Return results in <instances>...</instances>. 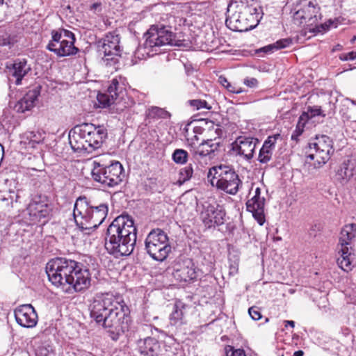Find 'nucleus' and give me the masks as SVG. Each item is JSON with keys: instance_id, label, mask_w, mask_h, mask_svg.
Instances as JSON below:
<instances>
[{"instance_id": "f257e3e1", "label": "nucleus", "mask_w": 356, "mask_h": 356, "mask_svg": "<svg viewBox=\"0 0 356 356\" xmlns=\"http://www.w3.org/2000/svg\"><path fill=\"white\" fill-rule=\"evenodd\" d=\"M90 308V317L107 330L113 341L129 330L130 310L122 296L110 293L97 296Z\"/></svg>"}, {"instance_id": "f03ea898", "label": "nucleus", "mask_w": 356, "mask_h": 356, "mask_svg": "<svg viewBox=\"0 0 356 356\" xmlns=\"http://www.w3.org/2000/svg\"><path fill=\"white\" fill-rule=\"evenodd\" d=\"M49 282L63 291H81L90 285L89 270L81 262L65 257L51 259L46 265Z\"/></svg>"}, {"instance_id": "7ed1b4c3", "label": "nucleus", "mask_w": 356, "mask_h": 356, "mask_svg": "<svg viewBox=\"0 0 356 356\" xmlns=\"http://www.w3.org/2000/svg\"><path fill=\"white\" fill-rule=\"evenodd\" d=\"M136 228L128 215L119 216L108 227L105 237V248L115 257L128 256L136 242Z\"/></svg>"}, {"instance_id": "20e7f679", "label": "nucleus", "mask_w": 356, "mask_h": 356, "mask_svg": "<svg viewBox=\"0 0 356 356\" xmlns=\"http://www.w3.org/2000/svg\"><path fill=\"white\" fill-rule=\"evenodd\" d=\"M108 206L101 204L90 205L85 197L77 198L75 202L73 216L76 225L82 231H93L105 220L108 214Z\"/></svg>"}, {"instance_id": "39448f33", "label": "nucleus", "mask_w": 356, "mask_h": 356, "mask_svg": "<svg viewBox=\"0 0 356 356\" xmlns=\"http://www.w3.org/2000/svg\"><path fill=\"white\" fill-rule=\"evenodd\" d=\"M181 46L180 41L175 40L174 33L162 27L152 26L146 33V39L143 45L135 51V56L139 59H145L159 54V49L164 45Z\"/></svg>"}, {"instance_id": "423d86ee", "label": "nucleus", "mask_w": 356, "mask_h": 356, "mask_svg": "<svg viewBox=\"0 0 356 356\" xmlns=\"http://www.w3.org/2000/svg\"><path fill=\"white\" fill-rule=\"evenodd\" d=\"M92 179L104 187L118 186L124 177L122 165L117 161L107 162L104 157H97L92 162Z\"/></svg>"}, {"instance_id": "0eeeda50", "label": "nucleus", "mask_w": 356, "mask_h": 356, "mask_svg": "<svg viewBox=\"0 0 356 356\" xmlns=\"http://www.w3.org/2000/svg\"><path fill=\"white\" fill-rule=\"evenodd\" d=\"M207 177L218 189L234 195L239 191L243 182L234 169L228 165H217L209 169Z\"/></svg>"}, {"instance_id": "6e6552de", "label": "nucleus", "mask_w": 356, "mask_h": 356, "mask_svg": "<svg viewBox=\"0 0 356 356\" xmlns=\"http://www.w3.org/2000/svg\"><path fill=\"white\" fill-rule=\"evenodd\" d=\"M260 12V7L242 4L239 11L227 17L226 25L231 30L238 32L253 29L259 22Z\"/></svg>"}, {"instance_id": "1a4fd4ad", "label": "nucleus", "mask_w": 356, "mask_h": 356, "mask_svg": "<svg viewBox=\"0 0 356 356\" xmlns=\"http://www.w3.org/2000/svg\"><path fill=\"white\" fill-rule=\"evenodd\" d=\"M145 248L154 260L163 261L171 251L167 234L159 228L152 229L145 238Z\"/></svg>"}, {"instance_id": "9d476101", "label": "nucleus", "mask_w": 356, "mask_h": 356, "mask_svg": "<svg viewBox=\"0 0 356 356\" xmlns=\"http://www.w3.org/2000/svg\"><path fill=\"white\" fill-rule=\"evenodd\" d=\"M200 218L204 225L215 228L225 223L226 211L213 198L209 197L198 204Z\"/></svg>"}, {"instance_id": "9b49d317", "label": "nucleus", "mask_w": 356, "mask_h": 356, "mask_svg": "<svg viewBox=\"0 0 356 356\" xmlns=\"http://www.w3.org/2000/svg\"><path fill=\"white\" fill-rule=\"evenodd\" d=\"M321 19L320 7L316 0H301L294 8L293 21L296 25L312 26Z\"/></svg>"}, {"instance_id": "f8f14e48", "label": "nucleus", "mask_w": 356, "mask_h": 356, "mask_svg": "<svg viewBox=\"0 0 356 356\" xmlns=\"http://www.w3.org/2000/svg\"><path fill=\"white\" fill-rule=\"evenodd\" d=\"M309 147L314 152L308 154L307 158L315 161L314 165L317 168L325 165L334 152L333 141L326 135L316 136L309 143Z\"/></svg>"}, {"instance_id": "ddd939ff", "label": "nucleus", "mask_w": 356, "mask_h": 356, "mask_svg": "<svg viewBox=\"0 0 356 356\" xmlns=\"http://www.w3.org/2000/svg\"><path fill=\"white\" fill-rule=\"evenodd\" d=\"M29 220L33 222L48 219L52 211V205L47 196L42 194L33 195L26 208Z\"/></svg>"}, {"instance_id": "4468645a", "label": "nucleus", "mask_w": 356, "mask_h": 356, "mask_svg": "<svg viewBox=\"0 0 356 356\" xmlns=\"http://www.w3.org/2000/svg\"><path fill=\"white\" fill-rule=\"evenodd\" d=\"M121 76L113 79L105 93H99L97 96L98 106L107 108L112 104H118L122 99L124 92V84Z\"/></svg>"}, {"instance_id": "2eb2a0df", "label": "nucleus", "mask_w": 356, "mask_h": 356, "mask_svg": "<svg viewBox=\"0 0 356 356\" xmlns=\"http://www.w3.org/2000/svg\"><path fill=\"white\" fill-rule=\"evenodd\" d=\"M138 350L144 356H174L170 346L154 337H146L138 343Z\"/></svg>"}, {"instance_id": "dca6fc26", "label": "nucleus", "mask_w": 356, "mask_h": 356, "mask_svg": "<svg viewBox=\"0 0 356 356\" xmlns=\"http://www.w3.org/2000/svg\"><path fill=\"white\" fill-rule=\"evenodd\" d=\"M259 140L253 137L239 136L232 145L233 154L240 156L246 160L253 157L254 149Z\"/></svg>"}, {"instance_id": "f3484780", "label": "nucleus", "mask_w": 356, "mask_h": 356, "mask_svg": "<svg viewBox=\"0 0 356 356\" xmlns=\"http://www.w3.org/2000/svg\"><path fill=\"white\" fill-rule=\"evenodd\" d=\"M86 139L90 147V152L99 148L107 138V130L104 126H95L91 123H83Z\"/></svg>"}, {"instance_id": "a211bd4d", "label": "nucleus", "mask_w": 356, "mask_h": 356, "mask_svg": "<svg viewBox=\"0 0 356 356\" xmlns=\"http://www.w3.org/2000/svg\"><path fill=\"white\" fill-rule=\"evenodd\" d=\"M174 277L180 282H190L197 277V268L190 259H185L177 261L174 266Z\"/></svg>"}, {"instance_id": "6ab92c4d", "label": "nucleus", "mask_w": 356, "mask_h": 356, "mask_svg": "<svg viewBox=\"0 0 356 356\" xmlns=\"http://www.w3.org/2000/svg\"><path fill=\"white\" fill-rule=\"evenodd\" d=\"M17 323L23 327H34L38 323V314L34 307L30 305H22L17 307L14 311Z\"/></svg>"}, {"instance_id": "aec40b11", "label": "nucleus", "mask_w": 356, "mask_h": 356, "mask_svg": "<svg viewBox=\"0 0 356 356\" xmlns=\"http://www.w3.org/2000/svg\"><path fill=\"white\" fill-rule=\"evenodd\" d=\"M83 124H79L75 126L70 131L68 138L70 146L74 152H87L89 151V146L88 140L86 139V134Z\"/></svg>"}, {"instance_id": "412c9836", "label": "nucleus", "mask_w": 356, "mask_h": 356, "mask_svg": "<svg viewBox=\"0 0 356 356\" xmlns=\"http://www.w3.org/2000/svg\"><path fill=\"white\" fill-rule=\"evenodd\" d=\"M265 197L261 196V189L257 187L254 195L246 202L247 210L252 213L254 218L259 225L265 222L264 216Z\"/></svg>"}, {"instance_id": "4be33fe9", "label": "nucleus", "mask_w": 356, "mask_h": 356, "mask_svg": "<svg viewBox=\"0 0 356 356\" xmlns=\"http://www.w3.org/2000/svg\"><path fill=\"white\" fill-rule=\"evenodd\" d=\"M99 51L105 56H119L120 54V37L114 33H109L98 42Z\"/></svg>"}, {"instance_id": "5701e85b", "label": "nucleus", "mask_w": 356, "mask_h": 356, "mask_svg": "<svg viewBox=\"0 0 356 356\" xmlns=\"http://www.w3.org/2000/svg\"><path fill=\"white\" fill-rule=\"evenodd\" d=\"M63 32L65 33V37L67 38L69 40L51 48L49 51L54 52L60 57L75 55L78 52L79 49L74 46V34L67 30H64Z\"/></svg>"}, {"instance_id": "b1692460", "label": "nucleus", "mask_w": 356, "mask_h": 356, "mask_svg": "<svg viewBox=\"0 0 356 356\" xmlns=\"http://www.w3.org/2000/svg\"><path fill=\"white\" fill-rule=\"evenodd\" d=\"M220 143L219 139H208L202 142L199 146L193 152V157L195 161L207 156H211L218 150Z\"/></svg>"}, {"instance_id": "393cba45", "label": "nucleus", "mask_w": 356, "mask_h": 356, "mask_svg": "<svg viewBox=\"0 0 356 356\" xmlns=\"http://www.w3.org/2000/svg\"><path fill=\"white\" fill-rule=\"evenodd\" d=\"M281 138L280 134L269 136L259 150L258 161L262 164L268 163L272 159L277 140Z\"/></svg>"}, {"instance_id": "a878e982", "label": "nucleus", "mask_w": 356, "mask_h": 356, "mask_svg": "<svg viewBox=\"0 0 356 356\" xmlns=\"http://www.w3.org/2000/svg\"><path fill=\"white\" fill-rule=\"evenodd\" d=\"M337 262L338 266L344 271L351 270V264L355 259V247L339 245Z\"/></svg>"}, {"instance_id": "bb28decb", "label": "nucleus", "mask_w": 356, "mask_h": 356, "mask_svg": "<svg viewBox=\"0 0 356 356\" xmlns=\"http://www.w3.org/2000/svg\"><path fill=\"white\" fill-rule=\"evenodd\" d=\"M31 70V67L27 64L25 58H17L14 60L12 67H10V74L15 78L16 85H19L22 79Z\"/></svg>"}, {"instance_id": "cd10ccee", "label": "nucleus", "mask_w": 356, "mask_h": 356, "mask_svg": "<svg viewBox=\"0 0 356 356\" xmlns=\"http://www.w3.org/2000/svg\"><path fill=\"white\" fill-rule=\"evenodd\" d=\"M40 95V90L34 88L29 90L26 94L16 104L15 108L19 113H24L35 106V103Z\"/></svg>"}, {"instance_id": "c85d7f7f", "label": "nucleus", "mask_w": 356, "mask_h": 356, "mask_svg": "<svg viewBox=\"0 0 356 356\" xmlns=\"http://www.w3.org/2000/svg\"><path fill=\"white\" fill-rule=\"evenodd\" d=\"M356 168L354 162L348 159L339 166L336 173V179L342 184L348 182L355 174Z\"/></svg>"}, {"instance_id": "c756f323", "label": "nucleus", "mask_w": 356, "mask_h": 356, "mask_svg": "<svg viewBox=\"0 0 356 356\" xmlns=\"http://www.w3.org/2000/svg\"><path fill=\"white\" fill-rule=\"evenodd\" d=\"M356 237V224L346 225L341 229L339 245L354 246L353 239Z\"/></svg>"}, {"instance_id": "7c9ffc66", "label": "nucleus", "mask_w": 356, "mask_h": 356, "mask_svg": "<svg viewBox=\"0 0 356 356\" xmlns=\"http://www.w3.org/2000/svg\"><path fill=\"white\" fill-rule=\"evenodd\" d=\"M186 308V305L182 302L181 300L176 301L173 311L170 315V323L171 325L173 326H181L184 323V309Z\"/></svg>"}, {"instance_id": "2f4dec72", "label": "nucleus", "mask_w": 356, "mask_h": 356, "mask_svg": "<svg viewBox=\"0 0 356 356\" xmlns=\"http://www.w3.org/2000/svg\"><path fill=\"white\" fill-rule=\"evenodd\" d=\"M292 44L291 38H284L277 40V42L259 48L256 50V54L264 53V54H270L275 51L286 48Z\"/></svg>"}, {"instance_id": "473e14b6", "label": "nucleus", "mask_w": 356, "mask_h": 356, "mask_svg": "<svg viewBox=\"0 0 356 356\" xmlns=\"http://www.w3.org/2000/svg\"><path fill=\"white\" fill-rule=\"evenodd\" d=\"M44 133L40 131H26L23 134L22 138L24 140L23 142L31 145L32 147H34L35 145L42 143L44 138Z\"/></svg>"}, {"instance_id": "72a5a7b5", "label": "nucleus", "mask_w": 356, "mask_h": 356, "mask_svg": "<svg viewBox=\"0 0 356 356\" xmlns=\"http://www.w3.org/2000/svg\"><path fill=\"white\" fill-rule=\"evenodd\" d=\"M145 113L148 118L153 120L168 119L171 116L170 113L165 109L158 106L148 108Z\"/></svg>"}, {"instance_id": "f704fd0d", "label": "nucleus", "mask_w": 356, "mask_h": 356, "mask_svg": "<svg viewBox=\"0 0 356 356\" xmlns=\"http://www.w3.org/2000/svg\"><path fill=\"white\" fill-rule=\"evenodd\" d=\"M307 122V116L306 114H301L298 118L296 129L291 134V139L292 140L298 141V138L303 133L305 124Z\"/></svg>"}, {"instance_id": "c9c22d12", "label": "nucleus", "mask_w": 356, "mask_h": 356, "mask_svg": "<svg viewBox=\"0 0 356 356\" xmlns=\"http://www.w3.org/2000/svg\"><path fill=\"white\" fill-rule=\"evenodd\" d=\"M68 40L69 39L65 37V34L63 35L62 31L53 30L51 31V40L48 43L47 49L49 50L51 48L59 45Z\"/></svg>"}, {"instance_id": "e433bc0d", "label": "nucleus", "mask_w": 356, "mask_h": 356, "mask_svg": "<svg viewBox=\"0 0 356 356\" xmlns=\"http://www.w3.org/2000/svg\"><path fill=\"white\" fill-rule=\"evenodd\" d=\"M188 158L187 151L183 149H176L172 154V159L177 164H185L188 161Z\"/></svg>"}, {"instance_id": "4c0bfd02", "label": "nucleus", "mask_w": 356, "mask_h": 356, "mask_svg": "<svg viewBox=\"0 0 356 356\" xmlns=\"http://www.w3.org/2000/svg\"><path fill=\"white\" fill-rule=\"evenodd\" d=\"M193 168L192 164H189L186 167L181 168L179 173L178 182L179 185H181L186 181L190 180V179L193 177Z\"/></svg>"}, {"instance_id": "58836bf2", "label": "nucleus", "mask_w": 356, "mask_h": 356, "mask_svg": "<svg viewBox=\"0 0 356 356\" xmlns=\"http://www.w3.org/2000/svg\"><path fill=\"white\" fill-rule=\"evenodd\" d=\"M302 114H306L308 121L309 119L316 116H325V114L321 110V106H308L307 111L303 112Z\"/></svg>"}, {"instance_id": "ea45409f", "label": "nucleus", "mask_w": 356, "mask_h": 356, "mask_svg": "<svg viewBox=\"0 0 356 356\" xmlns=\"http://www.w3.org/2000/svg\"><path fill=\"white\" fill-rule=\"evenodd\" d=\"M190 106L195 107L197 110L201 108H206L210 110L211 106L208 104L205 100L202 99H192L188 101Z\"/></svg>"}, {"instance_id": "a19ab883", "label": "nucleus", "mask_w": 356, "mask_h": 356, "mask_svg": "<svg viewBox=\"0 0 356 356\" xmlns=\"http://www.w3.org/2000/svg\"><path fill=\"white\" fill-rule=\"evenodd\" d=\"M19 197L18 193H16L14 191H9L8 196H3L1 199L3 202H7L8 204H13V202H18Z\"/></svg>"}, {"instance_id": "79ce46f5", "label": "nucleus", "mask_w": 356, "mask_h": 356, "mask_svg": "<svg viewBox=\"0 0 356 356\" xmlns=\"http://www.w3.org/2000/svg\"><path fill=\"white\" fill-rule=\"evenodd\" d=\"M225 356H245V353L242 349H234L232 346H227L225 348Z\"/></svg>"}, {"instance_id": "37998d69", "label": "nucleus", "mask_w": 356, "mask_h": 356, "mask_svg": "<svg viewBox=\"0 0 356 356\" xmlns=\"http://www.w3.org/2000/svg\"><path fill=\"white\" fill-rule=\"evenodd\" d=\"M248 313L250 317L254 321L259 320L261 318V314L257 307H250L248 309Z\"/></svg>"}, {"instance_id": "c03bdc74", "label": "nucleus", "mask_w": 356, "mask_h": 356, "mask_svg": "<svg viewBox=\"0 0 356 356\" xmlns=\"http://www.w3.org/2000/svg\"><path fill=\"white\" fill-rule=\"evenodd\" d=\"M340 59L342 60H353L356 59V51H350L349 53L342 54L340 56Z\"/></svg>"}, {"instance_id": "a18cd8bd", "label": "nucleus", "mask_w": 356, "mask_h": 356, "mask_svg": "<svg viewBox=\"0 0 356 356\" xmlns=\"http://www.w3.org/2000/svg\"><path fill=\"white\" fill-rule=\"evenodd\" d=\"M229 92L236 94H239L243 92L242 89L241 88H237L235 86L231 84L230 83H227L226 84L225 88Z\"/></svg>"}, {"instance_id": "49530a36", "label": "nucleus", "mask_w": 356, "mask_h": 356, "mask_svg": "<svg viewBox=\"0 0 356 356\" xmlns=\"http://www.w3.org/2000/svg\"><path fill=\"white\" fill-rule=\"evenodd\" d=\"M244 84L248 87L254 88L257 86L258 81L255 78H250V79L248 78L244 80Z\"/></svg>"}, {"instance_id": "de8ad7c7", "label": "nucleus", "mask_w": 356, "mask_h": 356, "mask_svg": "<svg viewBox=\"0 0 356 356\" xmlns=\"http://www.w3.org/2000/svg\"><path fill=\"white\" fill-rule=\"evenodd\" d=\"M1 46H8L10 48L11 42L9 38H3L0 41Z\"/></svg>"}, {"instance_id": "09e8293b", "label": "nucleus", "mask_w": 356, "mask_h": 356, "mask_svg": "<svg viewBox=\"0 0 356 356\" xmlns=\"http://www.w3.org/2000/svg\"><path fill=\"white\" fill-rule=\"evenodd\" d=\"M218 81L219 83L223 86L225 88H226V84H227V83H229L227 79L225 77V76H220L218 79Z\"/></svg>"}, {"instance_id": "8fccbe9b", "label": "nucleus", "mask_w": 356, "mask_h": 356, "mask_svg": "<svg viewBox=\"0 0 356 356\" xmlns=\"http://www.w3.org/2000/svg\"><path fill=\"white\" fill-rule=\"evenodd\" d=\"M285 323H286L285 326H287V325H289L291 327H293L295 325V322L293 321H286Z\"/></svg>"}, {"instance_id": "3c124183", "label": "nucleus", "mask_w": 356, "mask_h": 356, "mask_svg": "<svg viewBox=\"0 0 356 356\" xmlns=\"http://www.w3.org/2000/svg\"><path fill=\"white\" fill-rule=\"evenodd\" d=\"M294 356H303L304 353L302 350H297L294 353Z\"/></svg>"}, {"instance_id": "603ef678", "label": "nucleus", "mask_w": 356, "mask_h": 356, "mask_svg": "<svg viewBox=\"0 0 356 356\" xmlns=\"http://www.w3.org/2000/svg\"><path fill=\"white\" fill-rule=\"evenodd\" d=\"M200 129H201V128H200V127H195L194 128V130H193V131H194V132H195V133H198V131H199Z\"/></svg>"}, {"instance_id": "864d4df0", "label": "nucleus", "mask_w": 356, "mask_h": 356, "mask_svg": "<svg viewBox=\"0 0 356 356\" xmlns=\"http://www.w3.org/2000/svg\"><path fill=\"white\" fill-rule=\"evenodd\" d=\"M356 40V35L353 36V38L351 39V42H354Z\"/></svg>"}, {"instance_id": "5fc2aeb1", "label": "nucleus", "mask_w": 356, "mask_h": 356, "mask_svg": "<svg viewBox=\"0 0 356 356\" xmlns=\"http://www.w3.org/2000/svg\"><path fill=\"white\" fill-rule=\"evenodd\" d=\"M3 2V0H0V4H2Z\"/></svg>"}, {"instance_id": "6e6d98bb", "label": "nucleus", "mask_w": 356, "mask_h": 356, "mask_svg": "<svg viewBox=\"0 0 356 356\" xmlns=\"http://www.w3.org/2000/svg\"><path fill=\"white\" fill-rule=\"evenodd\" d=\"M194 138L197 140V136L196 135H194Z\"/></svg>"}]
</instances>
